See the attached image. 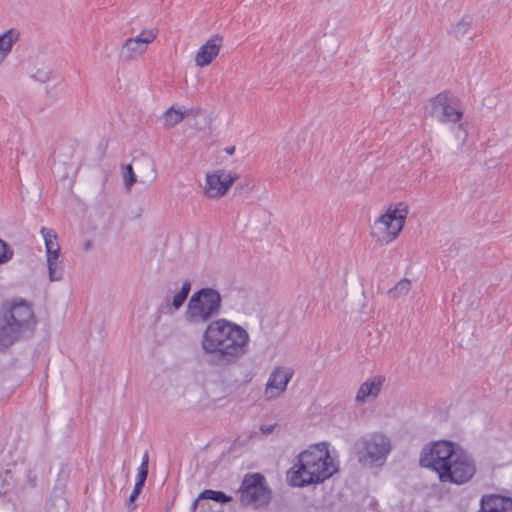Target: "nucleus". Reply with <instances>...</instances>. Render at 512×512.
Wrapping results in <instances>:
<instances>
[{"label": "nucleus", "mask_w": 512, "mask_h": 512, "mask_svg": "<svg viewBox=\"0 0 512 512\" xmlns=\"http://www.w3.org/2000/svg\"><path fill=\"white\" fill-rule=\"evenodd\" d=\"M419 464L435 472L441 483H469L477 472L475 459L458 443L439 440L423 446Z\"/></svg>", "instance_id": "f257e3e1"}, {"label": "nucleus", "mask_w": 512, "mask_h": 512, "mask_svg": "<svg viewBox=\"0 0 512 512\" xmlns=\"http://www.w3.org/2000/svg\"><path fill=\"white\" fill-rule=\"evenodd\" d=\"M249 335L240 325L221 318L211 321L201 337V348L208 364L227 367L235 364L248 351Z\"/></svg>", "instance_id": "f03ea898"}, {"label": "nucleus", "mask_w": 512, "mask_h": 512, "mask_svg": "<svg viewBox=\"0 0 512 512\" xmlns=\"http://www.w3.org/2000/svg\"><path fill=\"white\" fill-rule=\"evenodd\" d=\"M338 471L328 444L311 445L297 456V462L287 471V482L292 487L320 484Z\"/></svg>", "instance_id": "7ed1b4c3"}, {"label": "nucleus", "mask_w": 512, "mask_h": 512, "mask_svg": "<svg viewBox=\"0 0 512 512\" xmlns=\"http://www.w3.org/2000/svg\"><path fill=\"white\" fill-rule=\"evenodd\" d=\"M37 320L32 305L23 298L5 301L0 308V351L33 335Z\"/></svg>", "instance_id": "20e7f679"}, {"label": "nucleus", "mask_w": 512, "mask_h": 512, "mask_svg": "<svg viewBox=\"0 0 512 512\" xmlns=\"http://www.w3.org/2000/svg\"><path fill=\"white\" fill-rule=\"evenodd\" d=\"M222 296L217 289L203 287L195 291L188 300L185 320L193 325L209 323L222 308Z\"/></svg>", "instance_id": "39448f33"}, {"label": "nucleus", "mask_w": 512, "mask_h": 512, "mask_svg": "<svg viewBox=\"0 0 512 512\" xmlns=\"http://www.w3.org/2000/svg\"><path fill=\"white\" fill-rule=\"evenodd\" d=\"M236 493L243 507L253 509L266 508L272 500V490L265 476L259 472L246 473Z\"/></svg>", "instance_id": "423d86ee"}, {"label": "nucleus", "mask_w": 512, "mask_h": 512, "mask_svg": "<svg viewBox=\"0 0 512 512\" xmlns=\"http://www.w3.org/2000/svg\"><path fill=\"white\" fill-rule=\"evenodd\" d=\"M389 438L381 433H373L356 440L354 450L358 462L363 466H381L390 452Z\"/></svg>", "instance_id": "0eeeda50"}, {"label": "nucleus", "mask_w": 512, "mask_h": 512, "mask_svg": "<svg viewBox=\"0 0 512 512\" xmlns=\"http://www.w3.org/2000/svg\"><path fill=\"white\" fill-rule=\"evenodd\" d=\"M408 214V206L399 202L394 208H389L383 215L375 221V227L383 230L385 235L382 240L386 243L396 239L402 231Z\"/></svg>", "instance_id": "6e6552de"}, {"label": "nucleus", "mask_w": 512, "mask_h": 512, "mask_svg": "<svg viewBox=\"0 0 512 512\" xmlns=\"http://www.w3.org/2000/svg\"><path fill=\"white\" fill-rule=\"evenodd\" d=\"M430 103V114L439 122L457 123L463 116L459 100L448 91L439 93L431 99Z\"/></svg>", "instance_id": "1a4fd4ad"}, {"label": "nucleus", "mask_w": 512, "mask_h": 512, "mask_svg": "<svg viewBox=\"0 0 512 512\" xmlns=\"http://www.w3.org/2000/svg\"><path fill=\"white\" fill-rule=\"evenodd\" d=\"M157 33L154 30H143L139 35L130 37L123 43L119 59L131 61L144 54L148 45L156 39Z\"/></svg>", "instance_id": "9d476101"}, {"label": "nucleus", "mask_w": 512, "mask_h": 512, "mask_svg": "<svg viewBox=\"0 0 512 512\" xmlns=\"http://www.w3.org/2000/svg\"><path fill=\"white\" fill-rule=\"evenodd\" d=\"M238 178V174L222 169L209 173L206 176L205 193L210 198L223 197Z\"/></svg>", "instance_id": "9b49d317"}, {"label": "nucleus", "mask_w": 512, "mask_h": 512, "mask_svg": "<svg viewBox=\"0 0 512 512\" xmlns=\"http://www.w3.org/2000/svg\"><path fill=\"white\" fill-rule=\"evenodd\" d=\"M477 512H512V497L485 494L480 498V508Z\"/></svg>", "instance_id": "f8f14e48"}, {"label": "nucleus", "mask_w": 512, "mask_h": 512, "mask_svg": "<svg viewBox=\"0 0 512 512\" xmlns=\"http://www.w3.org/2000/svg\"><path fill=\"white\" fill-rule=\"evenodd\" d=\"M223 38L214 35L198 50L195 56L196 66L204 67L209 65L213 59L219 54Z\"/></svg>", "instance_id": "ddd939ff"}, {"label": "nucleus", "mask_w": 512, "mask_h": 512, "mask_svg": "<svg viewBox=\"0 0 512 512\" xmlns=\"http://www.w3.org/2000/svg\"><path fill=\"white\" fill-rule=\"evenodd\" d=\"M293 370L285 367H276L269 376V379L266 384V393L269 390L276 389L278 391L277 395L283 393L289 381L293 376Z\"/></svg>", "instance_id": "4468645a"}, {"label": "nucleus", "mask_w": 512, "mask_h": 512, "mask_svg": "<svg viewBox=\"0 0 512 512\" xmlns=\"http://www.w3.org/2000/svg\"><path fill=\"white\" fill-rule=\"evenodd\" d=\"M384 382L385 377L381 375L366 380L357 391L356 402L364 403L369 397L376 398L380 394Z\"/></svg>", "instance_id": "2eb2a0df"}, {"label": "nucleus", "mask_w": 512, "mask_h": 512, "mask_svg": "<svg viewBox=\"0 0 512 512\" xmlns=\"http://www.w3.org/2000/svg\"><path fill=\"white\" fill-rule=\"evenodd\" d=\"M187 117L189 125L197 131H206L211 127V116L201 108L188 109Z\"/></svg>", "instance_id": "dca6fc26"}, {"label": "nucleus", "mask_w": 512, "mask_h": 512, "mask_svg": "<svg viewBox=\"0 0 512 512\" xmlns=\"http://www.w3.org/2000/svg\"><path fill=\"white\" fill-rule=\"evenodd\" d=\"M149 472V455L148 452H145L142 457V462L137 470L136 483L134 485V489L129 498L132 501H136L139 495L142 493L143 487L145 485L147 476Z\"/></svg>", "instance_id": "f3484780"}, {"label": "nucleus", "mask_w": 512, "mask_h": 512, "mask_svg": "<svg viewBox=\"0 0 512 512\" xmlns=\"http://www.w3.org/2000/svg\"><path fill=\"white\" fill-rule=\"evenodd\" d=\"M18 38L19 34L13 29L0 35V63L7 57Z\"/></svg>", "instance_id": "a211bd4d"}, {"label": "nucleus", "mask_w": 512, "mask_h": 512, "mask_svg": "<svg viewBox=\"0 0 512 512\" xmlns=\"http://www.w3.org/2000/svg\"><path fill=\"white\" fill-rule=\"evenodd\" d=\"M198 500H212L220 504H227L233 501V497L220 490L205 489L199 493Z\"/></svg>", "instance_id": "6ab92c4d"}, {"label": "nucleus", "mask_w": 512, "mask_h": 512, "mask_svg": "<svg viewBox=\"0 0 512 512\" xmlns=\"http://www.w3.org/2000/svg\"><path fill=\"white\" fill-rule=\"evenodd\" d=\"M187 114L188 110H176L173 106L168 108L163 114L164 127L168 129L174 127L183 121V119L187 117Z\"/></svg>", "instance_id": "aec40b11"}, {"label": "nucleus", "mask_w": 512, "mask_h": 512, "mask_svg": "<svg viewBox=\"0 0 512 512\" xmlns=\"http://www.w3.org/2000/svg\"><path fill=\"white\" fill-rule=\"evenodd\" d=\"M472 26V17L465 15L459 22H457L450 34H452L455 38L460 39L464 37Z\"/></svg>", "instance_id": "412c9836"}, {"label": "nucleus", "mask_w": 512, "mask_h": 512, "mask_svg": "<svg viewBox=\"0 0 512 512\" xmlns=\"http://www.w3.org/2000/svg\"><path fill=\"white\" fill-rule=\"evenodd\" d=\"M40 233L44 238L46 251L60 248L57 242V234L53 229L42 227Z\"/></svg>", "instance_id": "4be33fe9"}, {"label": "nucleus", "mask_w": 512, "mask_h": 512, "mask_svg": "<svg viewBox=\"0 0 512 512\" xmlns=\"http://www.w3.org/2000/svg\"><path fill=\"white\" fill-rule=\"evenodd\" d=\"M410 288V280L404 278L400 280L393 288H391L388 293L392 298H398L402 295H406L409 292Z\"/></svg>", "instance_id": "5701e85b"}, {"label": "nucleus", "mask_w": 512, "mask_h": 512, "mask_svg": "<svg viewBox=\"0 0 512 512\" xmlns=\"http://www.w3.org/2000/svg\"><path fill=\"white\" fill-rule=\"evenodd\" d=\"M67 505L68 504L64 498L54 497L47 502L46 509L48 512H66Z\"/></svg>", "instance_id": "b1692460"}, {"label": "nucleus", "mask_w": 512, "mask_h": 512, "mask_svg": "<svg viewBox=\"0 0 512 512\" xmlns=\"http://www.w3.org/2000/svg\"><path fill=\"white\" fill-rule=\"evenodd\" d=\"M47 267L50 281H59L63 278V269L59 266L58 260H51Z\"/></svg>", "instance_id": "393cba45"}, {"label": "nucleus", "mask_w": 512, "mask_h": 512, "mask_svg": "<svg viewBox=\"0 0 512 512\" xmlns=\"http://www.w3.org/2000/svg\"><path fill=\"white\" fill-rule=\"evenodd\" d=\"M13 257V249L4 240L0 239V265L10 261Z\"/></svg>", "instance_id": "a878e982"}, {"label": "nucleus", "mask_w": 512, "mask_h": 512, "mask_svg": "<svg viewBox=\"0 0 512 512\" xmlns=\"http://www.w3.org/2000/svg\"><path fill=\"white\" fill-rule=\"evenodd\" d=\"M124 180H125V186L128 190H130L131 187L136 182V175H135V172H134L131 164H128L125 166Z\"/></svg>", "instance_id": "bb28decb"}, {"label": "nucleus", "mask_w": 512, "mask_h": 512, "mask_svg": "<svg viewBox=\"0 0 512 512\" xmlns=\"http://www.w3.org/2000/svg\"><path fill=\"white\" fill-rule=\"evenodd\" d=\"M187 298L188 297L183 295V293H176L172 299V307L174 308V310H179L183 306Z\"/></svg>", "instance_id": "cd10ccee"}, {"label": "nucleus", "mask_w": 512, "mask_h": 512, "mask_svg": "<svg viewBox=\"0 0 512 512\" xmlns=\"http://www.w3.org/2000/svg\"><path fill=\"white\" fill-rule=\"evenodd\" d=\"M47 263H51V260H59L60 248L46 251Z\"/></svg>", "instance_id": "c85d7f7f"}, {"label": "nucleus", "mask_w": 512, "mask_h": 512, "mask_svg": "<svg viewBox=\"0 0 512 512\" xmlns=\"http://www.w3.org/2000/svg\"><path fill=\"white\" fill-rule=\"evenodd\" d=\"M190 291H191V282L189 280H185L182 283V286H181V289H180L179 293H183V295L188 297Z\"/></svg>", "instance_id": "c756f323"}, {"label": "nucleus", "mask_w": 512, "mask_h": 512, "mask_svg": "<svg viewBox=\"0 0 512 512\" xmlns=\"http://www.w3.org/2000/svg\"><path fill=\"white\" fill-rule=\"evenodd\" d=\"M275 427H276V424L261 425L260 426V431H261L262 434L268 435V434H271L274 431Z\"/></svg>", "instance_id": "7c9ffc66"}, {"label": "nucleus", "mask_w": 512, "mask_h": 512, "mask_svg": "<svg viewBox=\"0 0 512 512\" xmlns=\"http://www.w3.org/2000/svg\"><path fill=\"white\" fill-rule=\"evenodd\" d=\"M136 508V504H135V501H132L131 502V498L128 499V502H127V509H128V512H132L133 510H135Z\"/></svg>", "instance_id": "2f4dec72"}, {"label": "nucleus", "mask_w": 512, "mask_h": 512, "mask_svg": "<svg viewBox=\"0 0 512 512\" xmlns=\"http://www.w3.org/2000/svg\"><path fill=\"white\" fill-rule=\"evenodd\" d=\"M200 501H201V500H198V497L193 501V503H192V505H191V511H192V512H195V511H196V509H197V507H198V505H199V502H200Z\"/></svg>", "instance_id": "473e14b6"}, {"label": "nucleus", "mask_w": 512, "mask_h": 512, "mask_svg": "<svg viewBox=\"0 0 512 512\" xmlns=\"http://www.w3.org/2000/svg\"><path fill=\"white\" fill-rule=\"evenodd\" d=\"M227 154L232 155L235 152V146H229L225 148Z\"/></svg>", "instance_id": "72a5a7b5"}, {"label": "nucleus", "mask_w": 512, "mask_h": 512, "mask_svg": "<svg viewBox=\"0 0 512 512\" xmlns=\"http://www.w3.org/2000/svg\"><path fill=\"white\" fill-rule=\"evenodd\" d=\"M246 443V441H240V438H236L234 440V443H233V446H237V445H244Z\"/></svg>", "instance_id": "f704fd0d"}, {"label": "nucleus", "mask_w": 512, "mask_h": 512, "mask_svg": "<svg viewBox=\"0 0 512 512\" xmlns=\"http://www.w3.org/2000/svg\"><path fill=\"white\" fill-rule=\"evenodd\" d=\"M29 482L32 487L36 486V477L29 478Z\"/></svg>", "instance_id": "c9c22d12"}, {"label": "nucleus", "mask_w": 512, "mask_h": 512, "mask_svg": "<svg viewBox=\"0 0 512 512\" xmlns=\"http://www.w3.org/2000/svg\"><path fill=\"white\" fill-rule=\"evenodd\" d=\"M258 433L257 432H252L250 433V435L248 436V439H252L253 437L257 436Z\"/></svg>", "instance_id": "e433bc0d"}, {"label": "nucleus", "mask_w": 512, "mask_h": 512, "mask_svg": "<svg viewBox=\"0 0 512 512\" xmlns=\"http://www.w3.org/2000/svg\"><path fill=\"white\" fill-rule=\"evenodd\" d=\"M235 189H236V190H241V189H243V185H241L240 183H238V184H236Z\"/></svg>", "instance_id": "4c0bfd02"}, {"label": "nucleus", "mask_w": 512, "mask_h": 512, "mask_svg": "<svg viewBox=\"0 0 512 512\" xmlns=\"http://www.w3.org/2000/svg\"><path fill=\"white\" fill-rule=\"evenodd\" d=\"M90 247V244L89 243H86L85 245V249H88Z\"/></svg>", "instance_id": "58836bf2"}]
</instances>
